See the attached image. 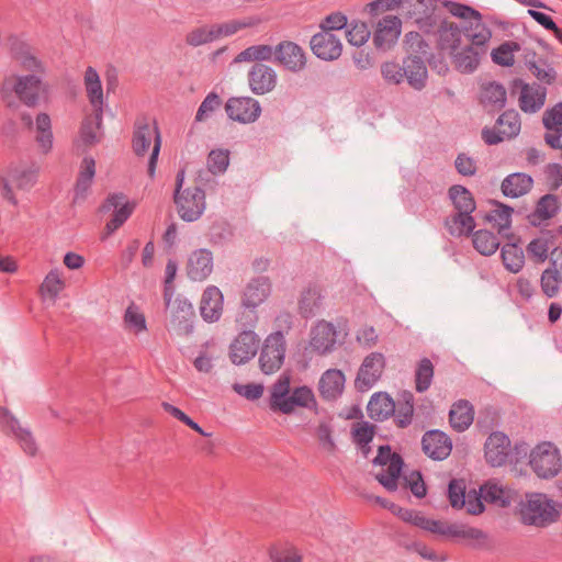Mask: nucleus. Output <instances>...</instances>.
<instances>
[{
    "mask_svg": "<svg viewBox=\"0 0 562 562\" xmlns=\"http://www.w3.org/2000/svg\"><path fill=\"white\" fill-rule=\"evenodd\" d=\"M11 58L21 71L5 76L0 85V99L5 108L16 110L19 104L35 108L49 101L52 87L46 80V63L26 44L14 46Z\"/></svg>",
    "mask_w": 562,
    "mask_h": 562,
    "instance_id": "obj_1",
    "label": "nucleus"
},
{
    "mask_svg": "<svg viewBox=\"0 0 562 562\" xmlns=\"http://www.w3.org/2000/svg\"><path fill=\"white\" fill-rule=\"evenodd\" d=\"M41 167L35 162H12L0 171L1 195L12 205L18 204L16 191L30 192L37 183Z\"/></svg>",
    "mask_w": 562,
    "mask_h": 562,
    "instance_id": "obj_2",
    "label": "nucleus"
},
{
    "mask_svg": "<svg viewBox=\"0 0 562 562\" xmlns=\"http://www.w3.org/2000/svg\"><path fill=\"white\" fill-rule=\"evenodd\" d=\"M289 373L280 375L272 385L270 394V408L282 414H292L299 408H310L315 405L313 391L307 386L290 387Z\"/></svg>",
    "mask_w": 562,
    "mask_h": 562,
    "instance_id": "obj_3",
    "label": "nucleus"
},
{
    "mask_svg": "<svg viewBox=\"0 0 562 562\" xmlns=\"http://www.w3.org/2000/svg\"><path fill=\"white\" fill-rule=\"evenodd\" d=\"M405 45L408 56L403 61L404 78L415 90L426 87L428 70L425 58L428 54V45L417 32H409L405 35Z\"/></svg>",
    "mask_w": 562,
    "mask_h": 562,
    "instance_id": "obj_4",
    "label": "nucleus"
},
{
    "mask_svg": "<svg viewBox=\"0 0 562 562\" xmlns=\"http://www.w3.org/2000/svg\"><path fill=\"white\" fill-rule=\"evenodd\" d=\"M521 521L528 526L546 528L561 516L559 504L543 493H529L520 504Z\"/></svg>",
    "mask_w": 562,
    "mask_h": 562,
    "instance_id": "obj_5",
    "label": "nucleus"
},
{
    "mask_svg": "<svg viewBox=\"0 0 562 562\" xmlns=\"http://www.w3.org/2000/svg\"><path fill=\"white\" fill-rule=\"evenodd\" d=\"M443 5L451 15L463 21L462 30L469 44L487 50L493 32L484 23L482 14L474 8L459 2L447 1Z\"/></svg>",
    "mask_w": 562,
    "mask_h": 562,
    "instance_id": "obj_6",
    "label": "nucleus"
},
{
    "mask_svg": "<svg viewBox=\"0 0 562 562\" xmlns=\"http://www.w3.org/2000/svg\"><path fill=\"white\" fill-rule=\"evenodd\" d=\"M175 204L179 216L187 222L201 217L205 211V193L198 186L184 187V171L180 170L176 178Z\"/></svg>",
    "mask_w": 562,
    "mask_h": 562,
    "instance_id": "obj_7",
    "label": "nucleus"
},
{
    "mask_svg": "<svg viewBox=\"0 0 562 562\" xmlns=\"http://www.w3.org/2000/svg\"><path fill=\"white\" fill-rule=\"evenodd\" d=\"M160 146L161 139L156 123L147 119L137 121L133 137V149L137 156H144L151 147L148 161V175L150 177L155 173Z\"/></svg>",
    "mask_w": 562,
    "mask_h": 562,
    "instance_id": "obj_8",
    "label": "nucleus"
},
{
    "mask_svg": "<svg viewBox=\"0 0 562 562\" xmlns=\"http://www.w3.org/2000/svg\"><path fill=\"white\" fill-rule=\"evenodd\" d=\"M165 301L168 313V330L178 336L191 334L194 318L192 304L183 297L171 300V295L168 294V289L165 292Z\"/></svg>",
    "mask_w": 562,
    "mask_h": 562,
    "instance_id": "obj_9",
    "label": "nucleus"
},
{
    "mask_svg": "<svg viewBox=\"0 0 562 562\" xmlns=\"http://www.w3.org/2000/svg\"><path fill=\"white\" fill-rule=\"evenodd\" d=\"M529 464L539 477L551 479L562 468L560 451L552 442L543 441L530 451Z\"/></svg>",
    "mask_w": 562,
    "mask_h": 562,
    "instance_id": "obj_10",
    "label": "nucleus"
},
{
    "mask_svg": "<svg viewBox=\"0 0 562 562\" xmlns=\"http://www.w3.org/2000/svg\"><path fill=\"white\" fill-rule=\"evenodd\" d=\"M450 199L458 211L453 216V223L457 225L456 233L469 234L475 227L474 218L471 216L475 210V202L472 194L461 186H453L449 190Z\"/></svg>",
    "mask_w": 562,
    "mask_h": 562,
    "instance_id": "obj_11",
    "label": "nucleus"
},
{
    "mask_svg": "<svg viewBox=\"0 0 562 562\" xmlns=\"http://www.w3.org/2000/svg\"><path fill=\"white\" fill-rule=\"evenodd\" d=\"M374 476L389 491H395L402 460L397 454H392L389 447H379V453L374 458Z\"/></svg>",
    "mask_w": 562,
    "mask_h": 562,
    "instance_id": "obj_12",
    "label": "nucleus"
},
{
    "mask_svg": "<svg viewBox=\"0 0 562 562\" xmlns=\"http://www.w3.org/2000/svg\"><path fill=\"white\" fill-rule=\"evenodd\" d=\"M285 355V339L281 331H276L269 335L262 346L259 364L260 369L266 374L277 372L284 360Z\"/></svg>",
    "mask_w": 562,
    "mask_h": 562,
    "instance_id": "obj_13",
    "label": "nucleus"
},
{
    "mask_svg": "<svg viewBox=\"0 0 562 562\" xmlns=\"http://www.w3.org/2000/svg\"><path fill=\"white\" fill-rule=\"evenodd\" d=\"M448 497L451 507L461 510L464 509L470 515H479L484 512V505L481 502L475 490L467 491L465 483L459 480H452L448 488Z\"/></svg>",
    "mask_w": 562,
    "mask_h": 562,
    "instance_id": "obj_14",
    "label": "nucleus"
},
{
    "mask_svg": "<svg viewBox=\"0 0 562 562\" xmlns=\"http://www.w3.org/2000/svg\"><path fill=\"white\" fill-rule=\"evenodd\" d=\"M437 9L438 0H403L402 14L428 32L435 25L434 14Z\"/></svg>",
    "mask_w": 562,
    "mask_h": 562,
    "instance_id": "obj_15",
    "label": "nucleus"
},
{
    "mask_svg": "<svg viewBox=\"0 0 562 562\" xmlns=\"http://www.w3.org/2000/svg\"><path fill=\"white\" fill-rule=\"evenodd\" d=\"M102 209L112 212V218L105 225L106 233L112 234L132 215L135 203L122 193H113L108 196Z\"/></svg>",
    "mask_w": 562,
    "mask_h": 562,
    "instance_id": "obj_16",
    "label": "nucleus"
},
{
    "mask_svg": "<svg viewBox=\"0 0 562 562\" xmlns=\"http://www.w3.org/2000/svg\"><path fill=\"white\" fill-rule=\"evenodd\" d=\"M519 114L514 111L504 112L497 120L494 130H483L482 137L487 144H497L505 138H513L520 132Z\"/></svg>",
    "mask_w": 562,
    "mask_h": 562,
    "instance_id": "obj_17",
    "label": "nucleus"
},
{
    "mask_svg": "<svg viewBox=\"0 0 562 562\" xmlns=\"http://www.w3.org/2000/svg\"><path fill=\"white\" fill-rule=\"evenodd\" d=\"M402 33V20L395 15H385L374 27L373 44L382 50L391 49Z\"/></svg>",
    "mask_w": 562,
    "mask_h": 562,
    "instance_id": "obj_18",
    "label": "nucleus"
},
{
    "mask_svg": "<svg viewBox=\"0 0 562 562\" xmlns=\"http://www.w3.org/2000/svg\"><path fill=\"white\" fill-rule=\"evenodd\" d=\"M385 368V357L381 352H371L368 355L360 366L356 379V385L361 391L372 387L381 378Z\"/></svg>",
    "mask_w": 562,
    "mask_h": 562,
    "instance_id": "obj_19",
    "label": "nucleus"
},
{
    "mask_svg": "<svg viewBox=\"0 0 562 562\" xmlns=\"http://www.w3.org/2000/svg\"><path fill=\"white\" fill-rule=\"evenodd\" d=\"M479 497L483 503H490L497 507H508L517 499V492L497 480H488L480 487Z\"/></svg>",
    "mask_w": 562,
    "mask_h": 562,
    "instance_id": "obj_20",
    "label": "nucleus"
},
{
    "mask_svg": "<svg viewBox=\"0 0 562 562\" xmlns=\"http://www.w3.org/2000/svg\"><path fill=\"white\" fill-rule=\"evenodd\" d=\"M518 90V105L525 113H536L542 109L547 99V89L536 83H526L521 80L516 81Z\"/></svg>",
    "mask_w": 562,
    "mask_h": 562,
    "instance_id": "obj_21",
    "label": "nucleus"
},
{
    "mask_svg": "<svg viewBox=\"0 0 562 562\" xmlns=\"http://www.w3.org/2000/svg\"><path fill=\"white\" fill-rule=\"evenodd\" d=\"M485 54V48H481L470 43L463 47L461 45L460 48L450 55V57L453 67L458 71L461 74H472L479 68Z\"/></svg>",
    "mask_w": 562,
    "mask_h": 562,
    "instance_id": "obj_22",
    "label": "nucleus"
},
{
    "mask_svg": "<svg viewBox=\"0 0 562 562\" xmlns=\"http://www.w3.org/2000/svg\"><path fill=\"white\" fill-rule=\"evenodd\" d=\"M311 48L313 53L324 60L337 59L342 52V45L335 34L322 31L311 38Z\"/></svg>",
    "mask_w": 562,
    "mask_h": 562,
    "instance_id": "obj_23",
    "label": "nucleus"
},
{
    "mask_svg": "<svg viewBox=\"0 0 562 562\" xmlns=\"http://www.w3.org/2000/svg\"><path fill=\"white\" fill-rule=\"evenodd\" d=\"M277 83L276 71L260 63H255L248 70V86L256 94H265L273 90Z\"/></svg>",
    "mask_w": 562,
    "mask_h": 562,
    "instance_id": "obj_24",
    "label": "nucleus"
},
{
    "mask_svg": "<svg viewBox=\"0 0 562 562\" xmlns=\"http://www.w3.org/2000/svg\"><path fill=\"white\" fill-rule=\"evenodd\" d=\"M510 452V440L503 432H493L485 442V459L492 467L506 463Z\"/></svg>",
    "mask_w": 562,
    "mask_h": 562,
    "instance_id": "obj_25",
    "label": "nucleus"
},
{
    "mask_svg": "<svg viewBox=\"0 0 562 562\" xmlns=\"http://www.w3.org/2000/svg\"><path fill=\"white\" fill-rule=\"evenodd\" d=\"M337 340V330L328 322L317 323L311 330L310 347L323 355L333 350Z\"/></svg>",
    "mask_w": 562,
    "mask_h": 562,
    "instance_id": "obj_26",
    "label": "nucleus"
},
{
    "mask_svg": "<svg viewBox=\"0 0 562 562\" xmlns=\"http://www.w3.org/2000/svg\"><path fill=\"white\" fill-rule=\"evenodd\" d=\"M200 313L207 323L217 322L223 313V294L214 285H209L202 293Z\"/></svg>",
    "mask_w": 562,
    "mask_h": 562,
    "instance_id": "obj_27",
    "label": "nucleus"
},
{
    "mask_svg": "<svg viewBox=\"0 0 562 562\" xmlns=\"http://www.w3.org/2000/svg\"><path fill=\"white\" fill-rule=\"evenodd\" d=\"M276 58L292 71H300L306 65V57L302 47L290 41L282 42L276 47Z\"/></svg>",
    "mask_w": 562,
    "mask_h": 562,
    "instance_id": "obj_28",
    "label": "nucleus"
},
{
    "mask_svg": "<svg viewBox=\"0 0 562 562\" xmlns=\"http://www.w3.org/2000/svg\"><path fill=\"white\" fill-rule=\"evenodd\" d=\"M422 443L424 452L434 460L446 459L452 449V443L449 437L439 430L427 432L423 437Z\"/></svg>",
    "mask_w": 562,
    "mask_h": 562,
    "instance_id": "obj_29",
    "label": "nucleus"
},
{
    "mask_svg": "<svg viewBox=\"0 0 562 562\" xmlns=\"http://www.w3.org/2000/svg\"><path fill=\"white\" fill-rule=\"evenodd\" d=\"M213 271V255L206 249L193 251L187 265V274L193 281L205 280Z\"/></svg>",
    "mask_w": 562,
    "mask_h": 562,
    "instance_id": "obj_30",
    "label": "nucleus"
},
{
    "mask_svg": "<svg viewBox=\"0 0 562 562\" xmlns=\"http://www.w3.org/2000/svg\"><path fill=\"white\" fill-rule=\"evenodd\" d=\"M33 130L40 150L43 154H48L53 149L54 143L50 115L46 112H38L34 119Z\"/></svg>",
    "mask_w": 562,
    "mask_h": 562,
    "instance_id": "obj_31",
    "label": "nucleus"
},
{
    "mask_svg": "<svg viewBox=\"0 0 562 562\" xmlns=\"http://www.w3.org/2000/svg\"><path fill=\"white\" fill-rule=\"evenodd\" d=\"M65 288L66 281L63 272L60 269L54 268L44 277L38 290L40 296L43 301L55 304Z\"/></svg>",
    "mask_w": 562,
    "mask_h": 562,
    "instance_id": "obj_32",
    "label": "nucleus"
},
{
    "mask_svg": "<svg viewBox=\"0 0 562 562\" xmlns=\"http://www.w3.org/2000/svg\"><path fill=\"white\" fill-rule=\"evenodd\" d=\"M86 94L93 112H102L104 105V93L99 74L94 68L88 67L83 76Z\"/></svg>",
    "mask_w": 562,
    "mask_h": 562,
    "instance_id": "obj_33",
    "label": "nucleus"
},
{
    "mask_svg": "<svg viewBox=\"0 0 562 562\" xmlns=\"http://www.w3.org/2000/svg\"><path fill=\"white\" fill-rule=\"evenodd\" d=\"M462 26L452 21H442L438 29V43L441 49L451 55L462 45Z\"/></svg>",
    "mask_w": 562,
    "mask_h": 562,
    "instance_id": "obj_34",
    "label": "nucleus"
},
{
    "mask_svg": "<svg viewBox=\"0 0 562 562\" xmlns=\"http://www.w3.org/2000/svg\"><path fill=\"white\" fill-rule=\"evenodd\" d=\"M271 562H303L302 551L292 542L277 540L267 549Z\"/></svg>",
    "mask_w": 562,
    "mask_h": 562,
    "instance_id": "obj_35",
    "label": "nucleus"
},
{
    "mask_svg": "<svg viewBox=\"0 0 562 562\" xmlns=\"http://www.w3.org/2000/svg\"><path fill=\"white\" fill-rule=\"evenodd\" d=\"M345 374L337 369H329L323 373L319 380L321 395L327 400L336 398L345 387Z\"/></svg>",
    "mask_w": 562,
    "mask_h": 562,
    "instance_id": "obj_36",
    "label": "nucleus"
},
{
    "mask_svg": "<svg viewBox=\"0 0 562 562\" xmlns=\"http://www.w3.org/2000/svg\"><path fill=\"white\" fill-rule=\"evenodd\" d=\"M562 283V261L552 258L550 266L542 272L540 278L541 290L548 297H554L559 293Z\"/></svg>",
    "mask_w": 562,
    "mask_h": 562,
    "instance_id": "obj_37",
    "label": "nucleus"
},
{
    "mask_svg": "<svg viewBox=\"0 0 562 562\" xmlns=\"http://www.w3.org/2000/svg\"><path fill=\"white\" fill-rule=\"evenodd\" d=\"M533 184L532 178L522 172L507 176L502 182V192L509 198H519L528 193Z\"/></svg>",
    "mask_w": 562,
    "mask_h": 562,
    "instance_id": "obj_38",
    "label": "nucleus"
},
{
    "mask_svg": "<svg viewBox=\"0 0 562 562\" xmlns=\"http://www.w3.org/2000/svg\"><path fill=\"white\" fill-rule=\"evenodd\" d=\"M560 209V201L557 195H543L537 203L535 211L529 220L533 226H539L543 222L554 217Z\"/></svg>",
    "mask_w": 562,
    "mask_h": 562,
    "instance_id": "obj_39",
    "label": "nucleus"
},
{
    "mask_svg": "<svg viewBox=\"0 0 562 562\" xmlns=\"http://www.w3.org/2000/svg\"><path fill=\"white\" fill-rule=\"evenodd\" d=\"M474 411L472 405L464 400L454 403L449 413V420L453 429L464 431L473 423Z\"/></svg>",
    "mask_w": 562,
    "mask_h": 562,
    "instance_id": "obj_40",
    "label": "nucleus"
},
{
    "mask_svg": "<svg viewBox=\"0 0 562 562\" xmlns=\"http://www.w3.org/2000/svg\"><path fill=\"white\" fill-rule=\"evenodd\" d=\"M102 122V112H93L81 124L77 146L89 147L100 140L99 130Z\"/></svg>",
    "mask_w": 562,
    "mask_h": 562,
    "instance_id": "obj_41",
    "label": "nucleus"
},
{
    "mask_svg": "<svg viewBox=\"0 0 562 562\" xmlns=\"http://www.w3.org/2000/svg\"><path fill=\"white\" fill-rule=\"evenodd\" d=\"M553 246V235L546 233L530 240L526 250L531 261L535 263H542L548 259L549 251Z\"/></svg>",
    "mask_w": 562,
    "mask_h": 562,
    "instance_id": "obj_42",
    "label": "nucleus"
},
{
    "mask_svg": "<svg viewBox=\"0 0 562 562\" xmlns=\"http://www.w3.org/2000/svg\"><path fill=\"white\" fill-rule=\"evenodd\" d=\"M395 412L393 400L384 393L374 394L368 403V414L372 419H386Z\"/></svg>",
    "mask_w": 562,
    "mask_h": 562,
    "instance_id": "obj_43",
    "label": "nucleus"
},
{
    "mask_svg": "<svg viewBox=\"0 0 562 562\" xmlns=\"http://www.w3.org/2000/svg\"><path fill=\"white\" fill-rule=\"evenodd\" d=\"M501 257L505 269L512 273L520 272L525 266V254L514 243L505 244L502 247Z\"/></svg>",
    "mask_w": 562,
    "mask_h": 562,
    "instance_id": "obj_44",
    "label": "nucleus"
},
{
    "mask_svg": "<svg viewBox=\"0 0 562 562\" xmlns=\"http://www.w3.org/2000/svg\"><path fill=\"white\" fill-rule=\"evenodd\" d=\"M481 102L485 106L501 109L506 103V89L497 82H488L482 86Z\"/></svg>",
    "mask_w": 562,
    "mask_h": 562,
    "instance_id": "obj_45",
    "label": "nucleus"
},
{
    "mask_svg": "<svg viewBox=\"0 0 562 562\" xmlns=\"http://www.w3.org/2000/svg\"><path fill=\"white\" fill-rule=\"evenodd\" d=\"M512 207L502 203H495L494 209L485 215V221L497 228L499 234L506 235V231L512 225Z\"/></svg>",
    "mask_w": 562,
    "mask_h": 562,
    "instance_id": "obj_46",
    "label": "nucleus"
},
{
    "mask_svg": "<svg viewBox=\"0 0 562 562\" xmlns=\"http://www.w3.org/2000/svg\"><path fill=\"white\" fill-rule=\"evenodd\" d=\"M271 291V283L268 277L259 276L252 278L248 283V307L257 306L266 301Z\"/></svg>",
    "mask_w": 562,
    "mask_h": 562,
    "instance_id": "obj_47",
    "label": "nucleus"
},
{
    "mask_svg": "<svg viewBox=\"0 0 562 562\" xmlns=\"http://www.w3.org/2000/svg\"><path fill=\"white\" fill-rule=\"evenodd\" d=\"M520 50V45L514 41H506L493 48L491 58L494 64L501 67H513L515 64V54Z\"/></svg>",
    "mask_w": 562,
    "mask_h": 562,
    "instance_id": "obj_48",
    "label": "nucleus"
},
{
    "mask_svg": "<svg viewBox=\"0 0 562 562\" xmlns=\"http://www.w3.org/2000/svg\"><path fill=\"white\" fill-rule=\"evenodd\" d=\"M473 247L483 256H492L499 247L498 238L487 229H479L472 236Z\"/></svg>",
    "mask_w": 562,
    "mask_h": 562,
    "instance_id": "obj_49",
    "label": "nucleus"
},
{
    "mask_svg": "<svg viewBox=\"0 0 562 562\" xmlns=\"http://www.w3.org/2000/svg\"><path fill=\"white\" fill-rule=\"evenodd\" d=\"M124 326L126 330L134 335H139L147 330L146 317L144 313L134 304H131L124 313Z\"/></svg>",
    "mask_w": 562,
    "mask_h": 562,
    "instance_id": "obj_50",
    "label": "nucleus"
},
{
    "mask_svg": "<svg viewBox=\"0 0 562 562\" xmlns=\"http://www.w3.org/2000/svg\"><path fill=\"white\" fill-rule=\"evenodd\" d=\"M95 175V162L92 158H83L80 167V172L76 183L77 195L85 196L87 191L92 184Z\"/></svg>",
    "mask_w": 562,
    "mask_h": 562,
    "instance_id": "obj_51",
    "label": "nucleus"
},
{
    "mask_svg": "<svg viewBox=\"0 0 562 562\" xmlns=\"http://www.w3.org/2000/svg\"><path fill=\"white\" fill-rule=\"evenodd\" d=\"M315 437L318 442L319 449L327 453L333 454L336 449V445L333 438L331 426L327 422H321L315 428Z\"/></svg>",
    "mask_w": 562,
    "mask_h": 562,
    "instance_id": "obj_52",
    "label": "nucleus"
},
{
    "mask_svg": "<svg viewBox=\"0 0 562 562\" xmlns=\"http://www.w3.org/2000/svg\"><path fill=\"white\" fill-rule=\"evenodd\" d=\"M370 30L364 22L356 21L349 24L346 37L350 45L362 46L370 38Z\"/></svg>",
    "mask_w": 562,
    "mask_h": 562,
    "instance_id": "obj_53",
    "label": "nucleus"
},
{
    "mask_svg": "<svg viewBox=\"0 0 562 562\" xmlns=\"http://www.w3.org/2000/svg\"><path fill=\"white\" fill-rule=\"evenodd\" d=\"M222 104V99L216 92H210L202 103L200 104L196 114L195 122H205L207 121L213 113L220 109Z\"/></svg>",
    "mask_w": 562,
    "mask_h": 562,
    "instance_id": "obj_54",
    "label": "nucleus"
},
{
    "mask_svg": "<svg viewBox=\"0 0 562 562\" xmlns=\"http://www.w3.org/2000/svg\"><path fill=\"white\" fill-rule=\"evenodd\" d=\"M532 57H535V54ZM525 60L528 69L538 80L549 85L554 81L555 71L552 67L548 66L546 63L538 64L533 58H529L528 55L525 56Z\"/></svg>",
    "mask_w": 562,
    "mask_h": 562,
    "instance_id": "obj_55",
    "label": "nucleus"
},
{
    "mask_svg": "<svg viewBox=\"0 0 562 562\" xmlns=\"http://www.w3.org/2000/svg\"><path fill=\"white\" fill-rule=\"evenodd\" d=\"M224 109L229 120L240 124L246 123V101L244 98H229L226 101Z\"/></svg>",
    "mask_w": 562,
    "mask_h": 562,
    "instance_id": "obj_56",
    "label": "nucleus"
},
{
    "mask_svg": "<svg viewBox=\"0 0 562 562\" xmlns=\"http://www.w3.org/2000/svg\"><path fill=\"white\" fill-rule=\"evenodd\" d=\"M449 538L463 539L472 542H482L486 539V536L482 530L477 528L452 524Z\"/></svg>",
    "mask_w": 562,
    "mask_h": 562,
    "instance_id": "obj_57",
    "label": "nucleus"
},
{
    "mask_svg": "<svg viewBox=\"0 0 562 562\" xmlns=\"http://www.w3.org/2000/svg\"><path fill=\"white\" fill-rule=\"evenodd\" d=\"M434 376V367L430 360L423 359L418 363L416 370V390L418 392L426 391L431 383Z\"/></svg>",
    "mask_w": 562,
    "mask_h": 562,
    "instance_id": "obj_58",
    "label": "nucleus"
},
{
    "mask_svg": "<svg viewBox=\"0 0 562 562\" xmlns=\"http://www.w3.org/2000/svg\"><path fill=\"white\" fill-rule=\"evenodd\" d=\"M228 150L213 149L207 157V169L213 175L223 173L229 164Z\"/></svg>",
    "mask_w": 562,
    "mask_h": 562,
    "instance_id": "obj_59",
    "label": "nucleus"
},
{
    "mask_svg": "<svg viewBox=\"0 0 562 562\" xmlns=\"http://www.w3.org/2000/svg\"><path fill=\"white\" fill-rule=\"evenodd\" d=\"M451 526L452 524L448 521L436 520L424 515L419 528L432 535L449 538L451 533Z\"/></svg>",
    "mask_w": 562,
    "mask_h": 562,
    "instance_id": "obj_60",
    "label": "nucleus"
},
{
    "mask_svg": "<svg viewBox=\"0 0 562 562\" xmlns=\"http://www.w3.org/2000/svg\"><path fill=\"white\" fill-rule=\"evenodd\" d=\"M542 122L547 130L562 133V102L547 110L543 113Z\"/></svg>",
    "mask_w": 562,
    "mask_h": 562,
    "instance_id": "obj_61",
    "label": "nucleus"
},
{
    "mask_svg": "<svg viewBox=\"0 0 562 562\" xmlns=\"http://www.w3.org/2000/svg\"><path fill=\"white\" fill-rule=\"evenodd\" d=\"M215 40L213 24L194 29L187 35V43L192 46H200Z\"/></svg>",
    "mask_w": 562,
    "mask_h": 562,
    "instance_id": "obj_62",
    "label": "nucleus"
},
{
    "mask_svg": "<svg viewBox=\"0 0 562 562\" xmlns=\"http://www.w3.org/2000/svg\"><path fill=\"white\" fill-rule=\"evenodd\" d=\"M373 435V426L368 423H358L353 428L355 440L361 446V451L364 457H367L370 451L367 445L372 440Z\"/></svg>",
    "mask_w": 562,
    "mask_h": 562,
    "instance_id": "obj_63",
    "label": "nucleus"
},
{
    "mask_svg": "<svg viewBox=\"0 0 562 562\" xmlns=\"http://www.w3.org/2000/svg\"><path fill=\"white\" fill-rule=\"evenodd\" d=\"M383 79L391 85H400L404 80V69L397 63L385 61L381 66Z\"/></svg>",
    "mask_w": 562,
    "mask_h": 562,
    "instance_id": "obj_64",
    "label": "nucleus"
}]
</instances>
